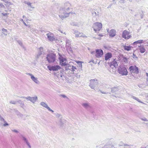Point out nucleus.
Returning <instances> with one entry per match:
<instances>
[{
    "label": "nucleus",
    "instance_id": "obj_34",
    "mask_svg": "<svg viewBox=\"0 0 148 148\" xmlns=\"http://www.w3.org/2000/svg\"><path fill=\"white\" fill-rule=\"evenodd\" d=\"M140 119L143 121H148V120L145 117H144L143 118H140Z\"/></svg>",
    "mask_w": 148,
    "mask_h": 148
},
{
    "label": "nucleus",
    "instance_id": "obj_21",
    "mask_svg": "<svg viewBox=\"0 0 148 148\" xmlns=\"http://www.w3.org/2000/svg\"><path fill=\"white\" fill-rule=\"evenodd\" d=\"M147 41V40H139L136 41L134 42L133 43L134 45H135L137 43L140 44L142 43H144L145 44V42H146Z\"/></svg>",
    "mask_w": 148,
    "mask_h": 148
},
{
    "label": "nucleus",
    "instance_id": "obj_53",
    "mask_svg": "<svg viewBox=\"0 0 148 148\" xmlns=\"http://www.w3.org/2000/svg\"><path fill=\"white\" fill-rule=\"evenodd\" d=\"M25 17H26L25 16H24V15H23V18H25Z\"/></svg>",
    "mask_w": 148,
    "mask_h": 148
},
{
    "label": "nucleus",
    "instance_id": "obj_41",
    "mask_svg": "<svg viewBox=\"0 0 148 148\" xmlns=\"http://www.w3.org/2000/svg\"><path fill=\"white\" fill-rule=\"evenodd\" d=\"M68 50H69V51H70L71 52H72V48L70 46H69V47L68 48V49H67Z\"/></svg>",
    "mask_w": 148,
    "mask_h": 148
},
{
    "label": "nucleus",
    "instance_id": "obj_38",
    "mask_svg": "<svg viewBox=\"0 0 148 148\" xmlns=\"http://www.w3.org/2000/svg\"><path fill=\"white\" fill-rule=\"evenodd\" d=\"M18 42L19 43V45L21 46H23V43L20 40H18Z\"/></svg>",
    "mask_w": 148,
    "mask_h": 148
},
{
    "label": "nucleus",
    "instance_id": "obj_16",
    "mask_svg": "<svg viewBox=\"0 0 148 148\" xmlns=\"http://www.w3.org/2000/svg\"><path fill=\"white\" fill-rule=\"evenodd\" d=\"M74 34H75V36L76 37H81L84 36V34L83 33H80L77 31H74Z\"/></svg>",
    "mask_w": 148,
    "mask_h": 148
},
{
    "label": "nucleus",
    "instance_id": "obj_35",
    "mask_svg": "<svg viewBox=\"0 0 148 148\" xmlns=\"http://www.w3.org/2000/svg\"><path fill=\"white\" fill-rule=\"evenodd\" d=\"M16 101H11L10 102V103L11 104H16Z\"/></svg>",
    "mask_w": 148,
    "mask_h": 148
},
{
    "label": "nucleus",
    "instance_id": "obj_27",
    "mask_svg": "<svg viewBox=\"0 0 148 148\" xmlns=\"http://www.w3.org/2000/svg\"><path fill=\"white\" fill-rule=\"evenodd\" d=\"M25 3L27 4L28 7H29L32 9H34L35 8L32 5V3L30 2H25Z\"/></svg>",
    "mask_w": 148,
    "mask_h": 148
},
{
    "label": "nucleus",
    "instance_id": "obj_4",
    "mask_svg": "<svg viewBox=\"0 0 148 148\" xmlns=\"http://www.w3.org/2000/svg\"><path fill=\"white\" fill-rule=\"evenodd\" d=\"M56 55L54 53H50L47 56L46 58L49 63L54 62L56 60Z\"/></svg>",
    "mask_w": 148,
    "mask_h": 148
},
{
    "label": "nucleus",
    "instance_id": "obj_5",
    "mask_svg": "<svg viewBox=\"0 0 148 148\" xmlns=\"http://www.w3.org/2000/svg\"><path fill=\"white\" fill-rule=\"evenodd\" d=\"M118 71L119 74L122 75H127L128 73L126 68L123 66L119 67Z\"/></svg>",
    "mask_w": 148,
    "mask_h": 148
},
{
    "label": "nucleus",
    "instance_id": "obj_42",
    "mask_svg": "<svg viewBox=\"0 0 148 148\" xmlns=\"http://www.w3.org/2000/svg\"><path fill=\"white\" fill-rule=\"evenodd\" d=\"M47 109L49 111H51V112H52L53 113L54 112V111L52 110H51V109L49 107V108H48Z\"/></svg>",
    "mask_w": 148,
    "mask_h": 148
},
{
    "label": "nucleus",
    "instance_id": "obj_55",
    "mask_svg": "<svg viewBox=\"0 0 148 148\" xmlns=\"http://www.w3.org/2000/svg\"><path fill=\"white\" fill-rule=\"evenodd\" d=\"M146 75L148 77V73H146Z\"/></svg>",
    "mask_w": 148,
    "mask_h": 148
},
{
    "label": "nucleus",
    "instance_id": "obj_52",
    "mask_svg": "<svg viewBox=\"0 0 148 148\" xmlns=\"http://www.w3.org/2000/svg\"><path fill=\"white\" fill-rule=\"evenodd\" d=\"M78 63L79 64H80V65H81V66H82V64L80 62H79Z\"/></svg>",
    "mask_w": 148,
    "mask_h": 148
},
{
    "label": "nucleus",
    "instance_id": "obj_51",
    "mask_svg": "<svg viewBox=\"0 0 148 148\" xmlns=\"http://www.w3.org/2000/svg\"><path fill=\"white\" fill-rule=\"evenodd\" d=\"M99 36H103V35L101 34H99Z\"/></svg>",
    "mask_w": 148,
    "mask_h": 148
},
{
    "label": "nucleus",
    "instance_id": "obj_29",
    "mask_svg": "<svg viewBox=\"0 0 148 148\" xmlns=\"http://www.w3.org/2000/svg\"><path fill=\"white\" fill-rule=\"evenodd\" d=\"M92 15L93 16L95 17H98L99 15V12H94L92 13Z\"/></svg>",
    "mask_w": 148,
    "mask_h": 148
},
{
    "label": "nucleus",
    "instance_id": "obj_33",
    "mask_svg": "<svg viewBox=\"0 0 148 148\" xmlns=\"http://www.w3.org/2000/svg\"><path fill=\"white\" fill-rule=\"evenodd\" d=\"M22 139L24 141L25 143H26L28 142V140L27 139V138L23 136H22Z\"/></svg>",
    "mask_w": 148,
    "mask_h": 148
},
{
    "label": "nucleus",
    "instance_id": "obj_9",
    "mask_svg": "<svg viewBox=\"0 0 148 148\" xmlns=\"http://www.w3.org/2000/svg\"><path fill=\"white\" fill-rule=\"evenodd\" d=\"M48 68L49 70L50 71H56L60 69L61 68L59 65H54L52 66H48Z\"/></svg>",
    "mask_w": 148,
    "mask_h": 148
},
{
    "label": "nucleus",
    "instance_id": "obj_63",
    "mask_svg": "<svg viewBox=\"0 0 148 148\" xmlns=\"http://www.w3.org/2000/svg\"><path fill=\"white\" fill-rule=\"evenodd\" d=\"M28 27H29V28H30V26H29V25L28 26Z\"/></svg>",
    "mask_w": 148,
    "mask_h": 148
},
{
    "label": "nucleus",
    "instance_id": "obj_25",
    "mask_svg": "<svg viewBox=\"0 0 148 148\" xmlns=\"http://www.w3.org/2000/svg\"><path fill=\"white\" fill-rule=\"evenodd\" d=\"M40 105L47 109L49 107L48 106L47 104L43 102H42L40 103Z\"/></svg>",
    "mask_w": 148,
    "mask_h": 148
},
{
    "label": "nucleus",
    "instance_id": "obj_56",
    "mask_svg": "<svg viewBox=\"0 0 148 148\" xmlns=\"http://www.w3.org/2000/svg\"><path fill=\"white\" fill-rule=\"evenodd\" d=\"M107 31L108 32V33H109V29H107Z\"/></svg>",
    "mask_w": 148,
    "mask_h": 148
},
{
    "label": "nucleus",
    "instance_id": "obj_15",
    "mask_svg": "<svg viewBox=\"0 0 148 148\" xmlns=\"http://www.w3.org/2000/svg\"><path fill=\"white\" fill-rule=\"evenodd\" d=\"M28 75H29L31 77V78L32 79L34 82L35 83L37 84H39V82L38 80V79L37 78H36L34 77L32 74L28 73L27 74Z\"/></svg>",
    "mask_w": 148,
    "mask_h": 148
},
{
    "label": "nucleus",
    "instance_id": "obj_31",
    "mask_svg": "<svg viewBox=\"0 0 148 148\" xmlns=\"http://www.w3.org/2000/svg\"><path fill=\"white\" fill-rule=\"evenodd\" d=\"M118 91V88L117 87H114L111 89V91L112 92H115Z\"/></svg>",
    "mask_w": 148,
    "mask_h": 148
},
{
    "label": "nucleus",
    "instance_id": "obj_17",
    "mask_svg": "<svg viewBox=\"0 0 148 148\" xmlns=\"http://www.w3.org/2000/svg\"><path fill=\"white\" fill-rule=\"evenodd\" d=\"M109 33L110 36L111 37H113L116 35V30L114 29H112L110 31Z\"/></svg>",
    "mask_w": 148,
    "mask_h": 148
},
{
    "label": "nucleus",
    "instance_id": "obj_22",
    "mask_svg": "<svg viewBox=\"0 0 148 148\" xmlns=\"http://www.w3.org/2000/svg\"><path fill=\"white\" fill-rule=\"evenodd\" d=\"M139 48L140 51L141 53H143L146 50L144 46L140 45L139 47Z\"/></svg>",
    "mask_w": 148,
    "mask_h": 148
},
{
    "label": "nucleus",
    "instance_id": "obj_36",
    "mask_svg": "<svg viewBox=\"0 0 148 148\" xmlns=\"http://www.w3.org/2000/svg\"><path fill=\"white\" fill-rule=\"evenodd\" d=\"M25 143L27 145V146L29 148H31V146L30 145V143H29V142L26 143Z\"/></svg>",
    "mask_w": 148,
    "mask_h": 148
},
{
    "label": "nucleus",
    "instance_id": "obj_11",
    "mask_svg": "<svg viewBox=\"0 0 148 148\" xmlns=\"http://www.w3.org/2000/svg\"><path fill=\"white\" fill-rule=\"evenodd\" d=\"M103 54V51L101 49H97L95 52V56L97 58H100Z\"/></svg>",
    "mask_w": 148,
    "mask_h": 148
},
{
    "label": "nucleus",
    "instance_id": "obj_6",
    "mask_svg": "<svg viewBox=\"0 0 148 148\" xmlns=\"http://www.w3.org/2000/svg\"><path fill=\"white\" fill-rule=\"evenodd\" d=\"M65 68L66 70H69L71 71L72 72H73V73L74 72L76 71L77 70L75 66H74L70 64H67L66 65Z\"/></svg>",
    "mask_w": 148,
    "mask_h": 148
},
{
    "label": "nucleus",
    "instance_id": "obj_12",
    "mask_svg": "<svg viewBox=\"0 0 148 148\" xmlns=\"http://www.w3.org/2000/svg\"><path fill=\"white\" fill-rule=\"evenodd\" d=\"M46 35L47 36L48 39L51 41H53L55 39L54 37L53 34L50 32L49 33L47 34Z\"/></svg>",
    "mask_w": 148,
    "mask_h": 148
},
{
    "label": "nucleus",
    "instance_id": "obj_44",
    "mask_svg": "<svg viewBox=\"0 0 148 148\" xmlns=\"http://www.w3.org/2000/svg\"><path fill=\"white\" fill-rule=\"evenodd\" d=\"M1 14L2 15H3V16H6L8 14H9L5 13H2Z\"/></svg>",
    "mask_w": 148,
    "mask_h": 148
},
{
    "label": "nucleus",
    "instance_id": "obj_40",
    "mask_svg": "<svg viewBox=\"0 0 148 148\" xmlns=\"http://www.w3.org/2000/svg\"><path fill=\"white\" fill-rule=\"evenodd\" d=\"M4 122L5 123V124H4L3 125V126H4V127H5L7 126H8V124L5 121H4Z\"/></svg>",
    "mask_w": 148,
    "mask_h": 148
},
{
    "label": "nucleus",
    "instance_id": "obj_13",
    "mask_svg": "<svg viewBox=\"0 0 148 148\" xmlns=\"http://www.w3.org/2000/svg\"><path fill=\"white\" fill-rule=\"evenodd\" d=\"M60 63V64L62 66H66L67 64L66 63V59L62 57H60L59 58Z\"/></svg>",
    "mask_w": 148,
    "mask_h": 148
},
{
    "label": "nucleus",
    "instance_id": "obj_62",
    "mask_svg": "<svg viewBox=\"0 0 148 148\" xmlns=\"http://www.w3.org/2000/svg\"><path fill=\"white\" fill-rule=\"evenodd\" d=\"M125 145V146H129V145H127V144L125 145Z\"/></svg>",
    "mask_w": 148,
    "mask_h": 148
},
{
    "label": "nucleus",
    "instance_id": "obj_64",
    "mask_svg": "<svg viewBox=\"0 0 148 148\" xmlns=\"http://www.w3.org/2000/svg\"><path fill=\"white\" fill-rule=\"evenodd\" d=\"M23 148H26V147H23Z\"/></svg>",
    "mask_w": 148,
    "mask_h": 148
},
{
    "label": "nucleus",
    "instance_id": "obj_50",
    "mask_svg": "<svg viewBox=\"0 0 148 148\" xmlns=\"http://www.w3.org/2000/svg\"><path fill=\"white\" fill-rule=\"evenodd\" d=\"M145 97H146V98H148V94H147L146 95H145Z\"/></svg>",
    "mask_w": 148,
    "mask_h": 148
},
{
    "label": "nucleus",
    "instance_id": "obj_28",
    "mask_svg": "<svg viewBox=\"0 0 148 148\" xmlns=\"http://www.w3.org/2000/svg\"><path fill=\"white\" fill-rule=\"evenodd\" d=\"M124 49L125 50L127 51H130L131 49V47L130 46H124Z\"/></svg>",
    "mask_w": 148,
    "mask_h": 148
},
{
    "label": "nucleus",
    "instance_id": "obj_26",
    "mask_svg": "<svg viewBox=\"0 0 148 148\" xmlns=\"http://www.w3.org/2000/svg\"><path fill=\"white\" fill-rule=\"evenodd\" d=\"M131 97L133 99H134L136 100L138 102L141 103H143V104H145L144 103L142 102V101H141L138 98L136 97H135L134 96H131Z\"/></svg>",
    "mask_w": 148,
    "mask_h": 148
},
{
    "label": "nucleus",
    "instance_id": "obj_46",
    "mask_svg": "<svg viewBox=\"0 0 148 148\" xmlns=\"http://www.w3.org/2000/svg\"><path fill=\"white\" fill-rule=\"evenodd\" d=\"M123 60H124V62H125V61H127V58L126 57H124L123 58Z\"/></svg>",
    "mask_w": 148,
    "mask_h": 148
},
{
    "label": "nucleus",
    "instance_id": "obj_54",
    "mask_svg": "<svg viewBox=\"0 0 148 148\" xmlns=\"http://www.w3.org/2000/svg\"><path fill=\"white\" fill-rule=\"evenodd\" d=\"M20 21H21L22 22H24V21H23V19H21L20 20Z\"/></svg>",
    "mask_w": 148,
    "mask_h": 148
},
{
    "label": "nucleus",
    "instance_id": "obj_10",
    "mask_svg": "<svg viewBox=\"0 0 148 148\" xmlns=\"http://www.w3.org/2000/svg\"><path fill=\"white\" fill-rule=\"evenodd\" d=\"M22 97L25 98L28 100L34 103H35L36 101L38 99L37 97L36 96L33 97L28 96L27 97Z\"/></svg>",
    "mask_w": 148,
    "mask_h": 148
},
{
    "label": "nucleus",
    "instance_id": "obj_23",
    "mask_svg": "<svg viewBox=\"0 0 148 148\" xmlns=\"http://www.w3.org/2000/svg\"><path fill=\"white\" fill-rule=\"evenodd\" d=\"M71 40L67 39L66 40V46L67 49H68L70 46L71 44Z\"/></svg>",
    "mask_w": 148,
    "mask_h": 148
},
{
    "label": "nucleus",
    "instance_id": "obj_47",
    "mask_svg": "<svg viewBox=\"0 0 148 148\" xmlns=\"http://www.w3.org/2000/svg\"><path fill=\"white\" fill-rule=\"evenodd\" d=\"M91 53L92 54H94L95 53V51H92Z\"/></svg>",
    "mask_w": 148,
    "mask_h": 148
},
{
    "label": "nucleus",
    "instance_id": "obj_1",
    "mask_svg": "<svg viewBox=\"0 0 148 148\" xmlns=\"http://www.w3.org/2000/svg\"><path fill=\"white\" fill-rule=\"evenodd\" d=\"M71 4L69 2H66L64 3V7L60 10L59 16L62 20L68 17L70 12L68 11L71 8Z\"/></svg>",
    "mask_w": 148,
    "mask_h": 148
},
{
    "label": "nucleus",
    "instance_id": "obj_59",
    "mask_svg": "<svg viewBox=\"0 0 148 148\" xmlns=\"http://www.w3.org/2000/svg\"><path fill=\"white\" fill-rule=\"evenodd\" d=\"M147 45H146V46H148V41H147Z\"/></svg>",
    "mask_w": 148,
    "mask_h": 148
},
{
    "label": "nucleus",
    "instance_id": "obj_49",
    "mask_svg": "<svg viewBox=\"0 0 148 148\" xmlns=\"http://www.w3.org/2000/svg\"><path fill=\"white\" fill-rule=\"evenodd\" d=\"M120 2L121 3H123L124 1L123 0H121L120 1Z\"/></svg>",
    "mask_w": 148,
    "mask_h": 148
},
{
    "label": "nucleus",
    "instance_id": "obj_3",
    "mask_svg": "<svg viewBox=\"0 0 148 148\" xmlns=\"http://www.w3.org/2000/svg\"><path fill=\"white\" fill-rule=\"evenodd\" d=\"M102 27V25L101 23L96 22L93 24L92 28L95 32L98 33V32L101 29Z\"/></svg>",
    "mask_w": 148,
    "mask_h": 148
},
{
    "label": "nucleus",
    "instance_id": "obj_32",
    "mask_svg": "<svg viewBox=\"0 0 148 148\" xmlns=\"http://www.w3.org/2000/svg\"><path fill=\"white\" fill-rule=\"evenodd\" d=\"M5 8V6L2 3H0V9H4Z\"/></svg>",
    "mask_w": 148,
    "mask_h": 148
},
{
    "label": "nucleus",
    "instance_id": "obj_60",
    "mask_svg": "<svg viewBox=\"0 0 148 148\" xmlns=\"http://www.w3.org/2000/svg\"><path fill=\"white\" fill-rule=\"evenodd\" d=\"M146 124L147 125V126L148 127V123H146Z\"/></svg>",
    "mask_w": 148,
    "mask_h": 148
},
{
    "label": "nucleus",
    "instance_id": "obj_45",
    "mask_svg": "<svg viewBox=\"0 0 148 148\" xmlns=\"http://www.w3.org/2000/svg\"><path fill=\"white\" fill-rule=\"evenodd\" d=\"M17 102L20 104H22V101L21 100H18L17 101Z\"/></svg>",
    "mask_w": 148,
    "mask_h": 148
},
{
    "label": "nucleus",
    "instance_id": "obj_14",
    "mask_svg": "<svg viewBox=\"0 0 148 148\" xmlns=\"http://www.w3.org/2000/svg\"><path fill=\"white\" fill-rule=\"evenodd\" d=\"M109 64L110 67L112 69L114 67L116 68L118 66L117 62L115 60H114L112 62H110Z\"/></svg>",
    "mask_w": 148,
    "mask_h": 148
},
{
    "label": "nucleus",
    "instance_id": "obj_20",
    "mask_svg": "<svg viewBox=\"0 0 148 148\" xmlns=\"http://www.w3.org/2000/svg\"><path fill=\"white\" fill-rule=\"evenodd\" d=\"M82 106L86 109H88L91 107L90 104L87 103H84L82 104Z\"/></svg>",
    "mask_w": 148,
    "mask_h": 148
},
{
    "label": "nucleus",
    "instance_id": "obj_61",
    "mask_svg": "<svg viewBox=\"0 0 148 148\" xmlns=\"http://www.w3.org/2000/svg\"><path fill=\"white\" fill-rule=\"evenodd\" d=\"M3 34H4V35H6H6H7V34H5V33H3Z\"/></svg>",
    "mask_w": 148,
    "mask_h": 148
},
{
    "label": "nucleus",
    "instance_id": "obj_30",
    "mask_svg": "<svg viewBox=\"0 0 148 148\" xmlns=\"http://www.w3.org/2000/svg\"><path fill=\"white\" fill-rule=\"evenodd\" d=\"M9 0H1V1L8 4L9 5H12V3L11 2H9Z\"/></svg>",
    "mask_w": 148,
    "mask_h": 148
},
{
    "label": "nucleus",
    "instance_id": "obj_7",
    "mask_svg": "<svg viewBox=\"0 0 148 148\" xmlns=\"http://www.w3.org/2000/svg\"><path fill=\"white\" fill-rule=\"evenodd\" d=\"M131 36L130 35V32L126 30H124L122 33V37L126 39H128L130 38Z\"/></svg>",
    "mask_w": 148,
    "mask_h": 148
},
{
    "label": "nucleus",
    "instance_id": "obj_58",
    "mask_svg": "<svg viewBox=\"0 0 148 148\" xmlns=\"http://www.w3.org/2000/svg\"><path fill=\"white\" fill-rule=\"evenodd\" d=\"M60 77H62V74H60Z\"/></svg>",
    "mask_w": 148,
    "mask_h": 148
},
{
    "label": "nucleus",
    "instance_id": "obj_18",
    "mask_svg": "<svg viewBox=\"0 0 148 148\" xmlns=\"http://www.w3.org/2000/svg\"><path fill=\"white\" fill-rule=\"evenodd\" d=\"M39 49L40 51L38 52L36 56V58H39L40 56V55L42 53L43 48L42 47H40V48Z\"/></svg>",
    "mask_w": 148,
    "mask_h": 148
},
{
    "label": "nucleus",
    "instance_id": "obj_19",
    "mask_svg": "<svg viewBox=\"0 0 148 148\" xmlns=\"http://www.w3.org/2000/svg\"><path fill=\"white\" fill-rule=\"evenodd\" d=\"M112 57V54L110 53H108L105 55V60H108L109 58H111Z\"/></svg>",
    "mask_w": 148,
    "mask_h": 148
},
{
    "label": "nucleus",
    "instance_id": "obj_37",
    "mask_svg": "<svg viewBox=\"0 0 148 148\" xmlns=\"http://www.w3.org/2000/svg\"><path fill=\"white\" fill-rule=\"evenodd\" d=\"M60 96L62 97H63L64 98H68L65 95H63V94L60 95Z\"/></svg>",
    "mask_w": 148,
    "mask_h": 148
},
{
    "label": "nucleus",
    "instance_id": "obj_57",
    "mask_svg": "<svg viewBox=\"0 0 148 148\" xmlns=\"http://www.w3.org/2000/svg\"><path fill=\"white\" fill-rule=\"evenodd\" d=\"M102 93H103V94H107V93H105V92H101Z\"/></svg>",
    "mask_w": 148,
    "mask_h": 148
},
{
    "label": "nucleus",
    "instance_id": "obj_39",
    "mask_svg": "<svg viewBox=\"0 0 148 148\" xmlns=\"http://www.w3.org/2000/svg\"><path fill=\"white\" fill-rule=\"evenodd\" d=\"M2 31L3 32H7V29H4V28H3L2 29Z\"/></svg>",
    "mask_w": 148,
    "mask_h": 148
},
{
    "label": "nucleus",
    "instance_id": "obj_2",
    "mask_svg": "<svg viewBox=\"0 0 148 148\" xmlns=\"http://www.w3.org/2000/svg\"><path fill=\"white\" fill-rule=\"evenodd\" d=\"M130 73H131V77L129 76L130 79H135L134 76H136V75L138 73V68L135 65L130 66L129 69Z\"/></svg>",
    "mask_w": 148,
    "mask_h": 148
},
{
    "label": "nucleus",
    "instance_id": "obj_48",
    "mask_svg": "<svg viewBox=\"0 0 148 148\" xmlns=\"http://www.w3.org/2000/svg\"><path fill=\"white\" fill-rule=\"evenodd\" d=\"M23 24H24L25 25V26H27V25L26 24V23H25L24 22H23Z\"/></svg>",
    "mask_w": 148,
    "mask_h": 148
},
{
    "label": "nucleus",
    "instance_id": "obj_8",
    "mask_svg": "<svg viewBox=\"0 0 148 148\" xmlns=\"http://www.w3.org/2000/svg\"><path fill=\"white\" fill-rule=\"evenodd\" d=\"M90 86L92 89H94L96 87L98 84L97 81V79H91L90 80Z\"/></svg>",
    "mask_w": 148,
    "mask_h": 148
},
{
    "label": "nucleus",
    "instance_id": "obj_24",
    "mask_svg": "<svg viewBox=\"0 0 148 148\" xmlns=\"http://www.w3.org/2000/svg\"><path fill=\"white\" fill-rule=\"evenodd\" d=\"M65 121L64 120H61L60 121V126L62 127V128H63V127H64V123L65 122Z\"/></svg>",
    "mask_w": 148,
    "mask_h": 148
},
{
    "label": "nucleus",
    "instance_id": "obj_43",
    "mask_svg": "<svg viewBox=\"0 0 148 148\" xmlns=\"http://www.w3.org/2000/svg\"><path fill=\"white\" fill-rule=\"evenodd\" d=\"M12 132H14L16 133H18V131L17 130H12Z\"/></svg>",
    "mask_w": 148,
    "mask_h": 148
}]
</instances>
